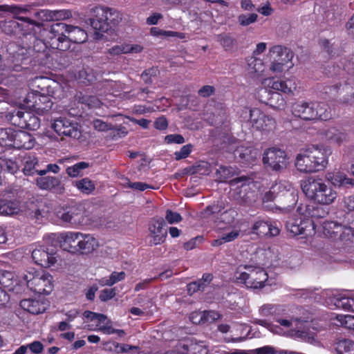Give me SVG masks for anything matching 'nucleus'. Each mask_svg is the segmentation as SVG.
<instances>
[{"label": "nucleus", "instance_id": "ea45409f", "mask_svg": "<svg viewBox=\"0 0 354 354\" xmlns=\"http://www.w3.org/2000/svg\"><path fill=\"white\" fill-rule=\"evenodd\" d=\"M78 79L84 84H91L97 80V75L93 68H82L78 72Z\"/></svg>", "mask_w": 354, "mask_h": 354}, {"label": "nucleus", "instance_id": "bb28decb", "mask_svg": "<svg viewBox=\"0 0 354 354\" xmlns=\"http://www.w3.org/2000/svg\"><path fill=\"white\" fill-rule=\"evenodd\" d=\"M270 84L272 89L286 94H293L294 91L297 89V84L294 78L286 80L273 78Z\"/></svg>", "mask_w": 354, "mask_h": 354}, {"label": "nucleus", "instance_id": "f8f14e48", "mask_svg": "<svg viewBox=\"0 0 354 354\" xmlns=\"http://www.w3.org/2000/svg\"><path fill=\"white\" fill-rule=\"evenodd\" d=\"M80 238L82 232H80L68 231L50 235V240L55 243L57 246L73 254H77V243L80 241Z\"/></svg>", "mask_w": 354, "mask_h": 354}, {"label": "nucleus", "instance_id": "2eb2a0df", "mask_svg": "<svg viewBox=\"0 0 354 354\" xmlns=\"http://www.w3.org/2000/svg\"><path fill=\"white\" fill-rule=\"evenodd\" d=\"M52 128L59 136L74 138L80 136L79 124L75 120L66 117H59L55 119L52 124Z\"/></svg>", "mask_w": 354, "mask_h": 354}, {"label": "nucleus", "instance_id": "79ce46f5", "mask_svg": "<svg viewBox=\"0 0 354 354\" xmlns=\"http://www.w3.org/2000/svg\"><path fill=\"white\" fill-rule=\"evenodd\" d=\"M217 41L226 51H232L237 44L236 40L228 34L217 35Z\"/></svg>", "mask_w": 354, "mask_h": 354}, {"label": "nucleus", "instance_id": "b1692460", "mask_svg": "<svg viewBox=\"0 0 354 354\" xmlns=\"http://www.w3.org/2000/svg\"><path fill=\"white\" fill-rule=\"evenodd\" d=\"M35 140L30 133L23 131H15V138L11 147L17 149H30L35 146Z\"/></svg>", "mask_w": 354, "mask_h": 354}, {"label": "nucleus", "instance_id": "c03bdc74", "mask_svg": "<svg viewBox=\"0 0 354 354\" xmlns=\"http://www.w3.org/2000/svg\"><path fill=\"white\" fill-rule=\"evenodd\" d=\"M235 174V170L232 167L221 166L216 171V176L219 182H225Z\"/></svg>", "mask_w": 354, "mask_h": 354}, {"label": "nucleus", "instance_id": "20e7f679", "mask_svg": "<svg viewBox=\"0 0 354 354\" xmlns=\"http://www.w3.org/2000/svg\"><path fill=\"white\" fill-rule=\"evenodd\" d=\"M330 149L313 147L299 153L295 160L297 169L303 173H313L324 170L328 163Z\"/></svg>", "mask_w": 354, "mask_h": 354}, {"label": "nucleus", "instance_id": "f704fd0d", "mask_svg": "<svg viewBox=\"0 0 354 354\" xmlns=\"http://www.w3.org/2000/svg\"><path fill=\"white\" fill-rule=\"evenodd\" d=\"M19 208L17 202L0 199V215L9 216L18 212Z\"/></svg>", "mask_w": 354, "mask_h": 354}, {"label": "nucleus", "instance_id": "09e8293b", "mask_svg": "<svg viewBox=\"0 0 354 354\" xmlns=\"http://www.w3.org/2000/svg\"><path fill=\"white\" fill-rule=\"evenodd\" d=\"M281 184L276 183L275 185H272L270 189L264 194L262 198L263 202L268 203L274 201L279 195L278 191L279 190Z\"/></svg>", "mask_w": 354, "mask_h": 354}, {"label": "nucleus", "instance_id": "0e129e2a", "mask_svg": "<svg viewBox=\"0 0 354 354\" xmlns=\"http://www.w3.org/2000/svg\"><path fill=\"white\" fill-rule=\"evenodd\" d=\"M103 323L104 324L100 326L97 330H99L106 335L115 334V328H113L111 319H108L106 317V319Z\"/></svg>", "mask_w": 354, "mask_h": 354}, {"label": "nucleus", "instance_id": "37998d69", "mask_svg": "<svg viewBox=\"0 0 354 354\" xmlns=\"http://www.w3.org/2000/svg\"><path fill=\"white\" fill-rule=\"evenodd\" d=\"M37 158L34 156H26L24 158L23 169L24 173L26 176H32L35 174V165L37 164Z\"/></svg>", "mask_w": 354, "mask_h": 354}, {"label": "nucleus", "instance_id": "1a4fd4ad", "mask_svg": "<svg viewBox=\"0 0 354 354\" xmlns=\"http://www.w3.org/2000/svg\"><path fill=\"white\" fill-rule=\"evenodd\" d=\"M84 211L82 206L74 201L64 204L55 209L56 216L63 224L76 227L83 224Z\"/></svg>", "mask_w": 354, "mask_h": 354}, {"label": "nucleus", "instance_id": "7c9ffc66", "mask_svg": "<svg viewBox=\"0 0 354 354\" xmlns=\"http://www.w3.org/2000/svg\"><path fill=\"white\" fill-rule=\"evenodd\" d=\"M306 227V222L302 221L301 218H289L286 223L287 230L293 236L304 234Z\"/></svg>", "mask_w": 354, "mask_h": 354}, {"label": "nucleus", "instance_id": "774afa93", "mask_svg": "<svg viewBox=\"0 0 354 354\" xmlns=\"http://www.w3.org/2000/svg\"><path fill=\"white\" fill-rule=\"evenodd\" d=\"M215 88L212 86L205 85L201 87L198 91V94L200 97H208L214 94Z\"/></svg>", "mask_w": 354, "mask_h": 354}, {"label": "nucleus", "instance_id": "5fc2aeb1", "mask_svg": "<svg viewBox=\"0 0 354 354\" xmlns=\"http://www.w3.org/2000/svg\"><path fill=\"white\" fill-rule=\"evenodd\" d=\"M337 319L339 321L342 326L354 332V316L353 315H337Z\"/></svg>", "mask_w": 354, "mask_h": 354}, {"label": "nucleus", "instance_id": "a19ab883", "mask_svg": "<svg viewBox=\"0 0 354 354\" xmlns=\"http://www.w3.org/2000/svg\"><path fill=\"white\" fill-rule=\"evenodd\" d=\"M326 137L331 143H335L340 145L346 140V134L345 132L339 131L336 129H333L326 132Z\"/></svg>", "mask_w": 354, "mask_h": 354}, {"label": "nucleus", "instance_id": "72a5a7b5", "mask_svg": "<svg viewBox=\"0 0 354 354\" xmlns=\"http://www.w3.org/2000/svg\"><path fill=\"white\" fill-rule=\"evenodd\" d=\"M313 109L316 116L315 120H328L331 118L330 109L324 102H313Z\"/></svg>", "mask_w": 354, "mask_h": 354}, {"label": "nucleus", "instance_id": "4d7b16f0", "mask_svg": "<svg viewBox=\"0 0 354 354\" xmlns=\"http://www.w3.org/2000/svg\"><path fill=\"white\" fill-rule=\"evenodd\" d=\"M72 17V13L68 10H52V21H59L69 19Z\"/></svg>", "mask_w": 354, "mask_h": 354}, {"label": "nucleus", "instance_id": "bf43d9fd", "mask_svg": "<svg viewBox=\"0 0 354 354\" xmlns=\"http://www.w3.org/2000/svg\"><path fill=\"white\" fill-rule=\"evenodd\" d=\"M224 206L223 204L220 203H214L212 205H209L206 207L204 209L205 214L207 216H213L216 214H218L223 210Z\"/></svg>", "mask_w": 354, "mask_h": 354}, {"label": "nucleus", "instance_id": "9d476101", "mask_svg": "<svg viewBox=\"0 0 354 354\" xmlns=\"http://www.w3.org/2000/svg\"><path fill=\"white\" fill-rule=\"evenodd\" d=\"M288 157L286 152L277 147H269L264 150L262 162L265 168L281 171L287 167Z\"/></svg>", "mask_w": 354, "mask_h": 354}, {"label": "nucleus", "instance_id": "e2e57ef3", "mask_svg": "<svg viewBox=\"0 0 354 354\" xmlns=\"http://www.w3.org/2000/svg\"><path fill=\"white\" fill-rule=\"evenodd\" d=\"M251 352L252 354H282V352H279L270 346H264L252 350Z\"/></svg>", "mask_w": 354, "mask_h": 354}, {"label": "nucleus", "instance_id": "393cba45", "mask_svg": "<svg viewBox=\"0 0 354 354\" xmlns=\"http://www.w3.org/2000/svg\"><path fill=\"white\" fill-rule=\"evenodd\" d=\"M77 254H89L99 247L97 240L89 234L82 233V238L78 243Z\"/></svg>", "mask_w": 354, "mask_h": 354}, {"label": "nucleus", "instance_id": "0eeeda50", "mask_svg": "<svg viewBox=\"0 0 354 354\" xmlns=\"http://www.w3.org/2000/svg\"><path fill=\"white\" fill-rule=\"evenodd\" d=\"M39 295H49L53 289V277L44 271L29 268L23 275V290L25 288Z\"/></svg>", "mask_w": 354, "mask_h": 354}, {"label": "nucleus", "instance_id": "2f4dec72", "mask_svg": "<svg viewBox=\"0 0 354 354\" xmlns=\"http://www.w3.org/2000/svg\"><path fill=\"white\" fill-rule=\"evenodd\" d=\"M183 354H207V349L192 339H185L181 346Z\"/></svg>", "mask_w": 354, "mask_h": 354}, {"label": "nucleus", "instance_id": "412c9836", "mask_svg": "<svg viewBox=\"0 0 354 354\" xmlns=\"http://www.w3.org/2000/svg\"><path fill=\"white\" fill-rule=\"evenodd\" d=\"M292 114L305 121L315 120L317 115L314 112L313 102L297 101L291 106Z\"/></svg>", "mask_w": 354, "mask_h": 354}, {"label": "nucleus", "instance_id": "603ef678", "mask_svg": "<svg viewBox=\"0 0 354 354\" xmlns=\"http://www.w3.org/2000/svg\"><path fill=\"white\" fill-rule=\"evenodd\" d=\"M258 15L256 13L242 14L238 17V22L242 26H247L257 21Z\"/></svg>", "mask_w": 354, "mask_h": 354}, {"label": "nucleus", "instance_id": "ddd939ff", "mask_svg": "<svg viewBox=\"0 0 354 354\" xmlns=\"http://www.w3.org/2000/svg\"><path fill=\"white\" fill-rule=\"evenodd\" d=\"M250 122L254 129L264 133H268L276 128L275 120L258 108L250 109Z\"/></svg>", "mask_w": 354, "mask_h": 354}, {"label": "nucleus", "instance_id": "c85d7f7f", "mask_svg": "<svg viewBox=\"0 0 354 354\" xmlns=\"http://www.w3.org/2000/svg\"><path fill=\"white\" fill-rule=\"evenodd\" d=\"M318 204L314 203L312 204H306L304 209L302 207H299L298 210L305 217H310L313 218H324L328 212L326 211L323 207L317 205Z\"/></svg>", "mask_w": 354, "mask_h": 354}, {"label": "nucleus", "instance_id": "13d9d810", "mask_svg": "<svg viewBox=\"0 0 354 354\" xmlns=\"http://www.w3.org/2000/svg\"><path fill=\"white\" fill-rule=\"evenodd\" d=\"M83 316L85 318L90 319L91 321L96 319L97 320L99 324L105 322V320L106 319V315H105L104 314L94 313L90 310H85L83 313Z\"/></svg>", "mask_w": 354, "mask_h": 354}, {"label": "nucleus", "instance_id": "8fccbe9b", "mask_svg": "<svg viewBox=\"0 0 354 354\" xmlns=\"http://www.w3.org/2000/svg\"><path fill=\"white\" fill-rule=\"evenodd\" d=\"M79 101L87 106L89 109L99 107L100 104V101L99 99L93 95H82V97H79Z\"/></svg>", "mask_w": 354, "mask_h": 354}, {"label": "nucleus", "instance_id": "423d86ee", "mask_svg": "<svg viewBox=\"0 0 354 354\" xmlns=\"http://www.w3.org/2000/svg\"><path fill=\"white\" fill-rule=\"evenodd\" d=\"M0 11L13 14L15 17L21 21L28 22L37 26H40L42 21H52V10H32L30 6H18L15 5H1Z\"/></svg>", "mask_w": 354, "mask_h": 354}, {"label": "nucleus", "instance_id": "4be33fe9", "mask_svg": "<svg viewBox=\"0 0 354 354\" xmlns=\"http://www.w3.org/2000/svg\"><path fill=\"white\" fill-rule=\"evenodd\" d=\"M0 284L9 291L19 294L23 290V277L19 280L14 272L0 270Z\"/></svg>", "mask_w": 354, "mask_h": 354}, {"label": "nucleus", "instance_id": "de8ad7c7", "mask_svg": "<svg viewBox=\"0 0 354 354\" xmlns=\"http://www.w3.org/2000/svg\"><path fill=\"white\" fill-rule=\"evenodd\" d=\"M89 167V164L86 162H79L75 163L71 167H68L66 169V174L71 177L78 176L82 171Z\"/></svg>", "mask_w": 354, "mask_h": 354}, {"label": "nucleus", "instance_id": "5701e85b", "mask_svg": "<svg viewBox=\"0 0 354 354\" xmlns=\"http://www.w3.org/2000/svg\"><path fill=\"white\" fill-rule=\"evenodd\" d=\"M24 310L32 314L43 313L49 306V302L46 299H24L19 304Z\"/></svg>", "mask_w": 354, "mask_h": 354}, {"label": "nucleus", "instance_id": "a878e982", "mask_svg": "<svg viewBox=\"0 0 354 354\" xmlns=\"http://www.w3.org/2000/svg\"><path fill=\"white\" fill-rule=\"evenodd\" d=\"M329 299L337 308L354 313V297L338 293L333 295Z\"/></svg>", "mask_w": 354, "mask_h": 354}, {"label": "nucleus", "instance_id": "7ed1b4c3", "mask_svg": "<svg viewBox=\"0 0 354 354\" xmlns=\"http://www.w3.org/2000/svg\"><path fill=\"white\" fill-rule=\"evenodd\" d=\"M91 13L88 20L96 39H102L104 33L111 31L122 21V15L113 8L95 7Z\"/></svg>", "mask_w": 354, "mask_h": 354}, {"label": "nucleus", "instance_id": "052dcab7", "mask_svg": "<svg viewBox=\"0 0 354 354\" xmlns=\"http://www.w3.org/2000/svg\"><path fill=\"white\" fill-rule=\"evenodd\" d=\"M185 138L181 134H169L165 137V142L166 144H183L185 142Z\"/></svg>", "mask_w": 354, "mask_h": 354}, {"label": "nucleus", "instance_id": "4468645a", "mask_svg": "<svg viewBox=\"0 0 354 354\" xmlns=\"http://www.w3.org/2000/svg\"><path fill=\"white\" fill-rule=\"evenodd\" d=\"M52 33L64 34L68 36L73 43L82 44L86 41L88 35L86 32L78 26L67 25L64 23H56L51 26Z\"/></svg>", "mask_w": 354, "mask_h": 354}, {"label": "nucleus", "instance_id": "dca6fc26", "mask_svg": "<svg viewBox=\"0 0 354 354\" xmlns=\"http://www.w3.org/2000/svg\"><path fill=\"white\" fill-rule=\"evenodd\" d=\"M12 120L15 124L21 129L35 131L40 127L39 118L30 111H14L12 113Z\"/></svg>", "mask_w": 354, "mask_h": 354}, {"label": "nucleus", "instance_id": "c9c22d12", "mask_svg": "<svg viewBox=\"0 0 354 354\" xmlns=\"http://www.w3.org/2000/svg\"><path fill=\"white\" fill-rule=\"evenodd\" d=\"M15 129L11 127H0V146L11 148Z\"/></svg>", "mask_w": 354, "mask_h": 354}, {"label": "nucleus", "instance_id": "49530a36", "mask_svg": "<svg viewBox=\"0 0 354 354\" xmlns=\"http://www.w3.org/2000/svg\"><path fill=\"white\" fill-rule=\"evenodd\" d=\"M354 237V223H352L351 225L346 226L343 225L342 230L338 233V236L336 239H339L341 241H351L352 239Z\"/></svg>", "mask_w": 354, "mask_h": 354}, {"label": "nucleus", "instance_id": "6e6552de", "mask_svg": "<svg viewBox=\"0 0 354 354\" xmlns=\"http://www.w3.org/2000/svg\"><path fill=\"white\" fill-rule=\"evenodd\" d=\"M44 244L36 247L32 251L33 261L43 268H50L55 264L58 257L57 246L50 240V235L44 240Z\"/></svg>", "mask_w": 354, "mask_h": 354}, {"label": "nucleus", "instance_id": "338daca9", "mask_svg": "<svg viewBox=\"0 0 354 354\" xmlns=\"http://www.w3.org/2000/svg\"><path fill=\"white\" fill-rule=\"evenodd\" d=\"M153 127L156 129L160 131L166 130L168 127V121L165 116L162 115L156 118L153 123Z\"/></svg>", "mask_w": 354, "mask_h": 354}, {"label": "nucleus", "instance_id": "6e6d98bb", "mask_svg": "<svg viewBox=\"0 0 354 354\" xmlns=\"http://www.w3.org/2000/svg\"><path fill=\"white\" fill-rule=\"evenodd\" d=\"M116 291V288H104L100 291L99 299L103 302L108 301L115 297Z\"/></svg>", "mask_w": 354, "mask_h": 354}, {"label": "nucleus", "instance_id": "f03ea898", "mask_svg": "<svg viewBox=\"0 0 354 354\" xmlns=\"http://www.w3.org/2000/svg\"><path fill=\"white\" fill-rule=\"evenodd\" d=\"M301 189L308 198L319 205H330L337 196L332 185L320 178H308L302 183Z\"/></svg>", "mask_w": 354, "mask_h": 354}, {"label": "nucleus", "instance_id": "a211bd4d", "mask_svg": "<svg viewBox=\"0 0 354 354\" xmlns=\"http://www.w3.org/2000/svg\"><path fill=\"white\" fill-rule=\"evenodd\" d=\"M268 56L272 59V66L288 64L294 57L292 50L283 45H274L270 48Z\"/></svg>", "mask_w": 354, "mask_h": 354}, {"label": "nucleus", "instance_id": "f3484780", "mask_svg": "<svg viewBox=\"0 0 354 354\" xmlns=\"http://www.w3.org/2000/svg\"><path fill=\"white\" fill-rule=\"evenodd\" d=\"M165 221L162 218H152L148 224L149 237L151 239L150 245H158L165 242L167 235Z\"/></svg>", "mask_w": 354, "mask_h": 354}, {"label": "nucleus", "instance_id": "473e14b6", "mask_svg": "<svg viewBox=\"0 0 354 354\" xmlns=\"http://www.w3.org/2000/svg\"><path fill=\"white\" fill-rule=\"evenodd\" d=\"M323 233L329 238L336 239L338 233L343 229V225L335 221H326L323 222Z\"/></svg>", "mask_w": 354, "mask_h": 354}, {"label": "nucleus", "instance_id": "c756f323", "mask_svg": "<svg viewBox=\"0 0 354 354\" xmlns=\"http://www.w3.org/2000/svg\"><path fill=\"white\" fill-rule=\"evenodd\" d=\"M37 185L41 189L57 191L64 189L60 180L55 176H44L37 178Z\"/></svg>", "mask_w": 354, "mask_h": 354}, {"label": "nucleus", "instance_id": "58836bf2", "mask_svg": "<svg viewBox=\"0 0 354 354\" xmlns=\"http://www.w3.org/2000/svg\"><path fill=\"white\" fill-rule=\"evenodd\" d=\"M78 79L84 84H91L97 80V75L93 68H82L78 72Z\"/></svg>", "mask_w": 354, "mask_h": 354}, {"label": "nucleus", "instance_id": "680f3d73", "mask_svg": "<svg viewBox=\"0 0 354 354\" xmlns=\"http://www.w3.org/2000/svg\"><path fill=\"white\" fill-rule=\"evenodd\" d=\"M251 152L250 148L238 147L235 150L236 154H238L239 158L245 162H250L251 160Z\"/></svg>", "mask_w": 354, "mask_h": 354}, {"label": "nucleus", "instance_id": "f257e3e1", "mask_svg": "<svg viewBox=\"0 0 354 354\" xmlns=\"http://www.w3.org/2000/svg\"><path fill=\"white\" fill-rule=\"evenodd\" d=\"M53 34L57 38L51 39L53 48H56L59 51L48 48L44 41L34 37L32 47L21 48L14 54V66L28 64L31 66L63 64L61 51L68 50L72 41L68 39L65 32L60 35L59 33Z\"/></svg>", "mask_w": 354, "mask_h": 354}, {"label": "nucleus", "instance_id": "69168bd1", "mask_svg": "<svg viewBox=\"0 0 354 354\" xmlns=\"http://www.w3.org/2000/svg\"><path fill=\"white\" fill-rule=\"evenodd\" d=\"M165 218L167 222L170 224L177 223L182 221L181 215L171 209H167L166 211Z\"/></svg>", "mask_w": 354, "mask_h": 354}, {"label": "nucleus", "instance_id": "a18cd8bd", "mask_svg": "<svg viewBox=\"0 0 354 354\" xmlns=\"http://www.w3.org/2000/svg\"><path fill=\"white\" fill-rule=\"evenodd\" d=\"M198 315H200L198 324L212 323L221 317V314L215 310H205Z\"/></svg>", "mask_w": 354, "mask_h": 354}, {"label": "nucleus", "instance_id": "6ab92c4d", "mask_svg": "<svg viewBox=\"0 0 354 354\" xmlns=\"http://www.w3.org/2000/svg\"><path fill=\"white\" fill-rule=\"evenodd\" d=\"M280 230L269 221L259 219L254 223L250 233L259 237L276 236L279 234Z\"/></svg>", "mask_w": 354, "mask_h": 354}, {"label": "nucleus", "instance_id": "9b49d317", "mask_svg": "<svg viewBox=\"0 0 354 354\" xmlns=\"http://www.w3.org/2000/svg\"><path fill=\"white\" fill-rule=\"evenodd\" d=\"M53 104L50 95L37 91L28 92L24 100V105L38 115H44L50 111Z\"/></svg>", "mask_w": 354, "mask_h": 354}, {"label": "nucleus", "instance_id": "4c0bfd02", "mask_svg": "<svg viewBox=\"0 0 354 354\" xmlns=\"http://www.w3.org/2000/svg\"><path fill=\"white\" fill-rule=\"evenodd\" d=\"M335 351L337 354H354V342L347 339L338 341Z\"/></svg>", "mask_w": 354, "mask_h": 354}, {"label": "nucleus", "instance_id": "864d4df0", "mask_svg": "<svg viewBox=\"0 0 354 354\" xmlns=\"http://www.w3.org/2000/svg\"><path fill=\"white\" fill-rule=\"evenodd\" d=\"M0 166L2 169L7 171L8 173L14 174L18 170V165L15 161L10 159H1Z\"/></svg>", "mask_w": 354, "mask_h": 354}, {"label": "nucleus", "instance_id": "39448f33", "mask_svg": "<svg viewBox=\"0 0 354 354\" xmlns=\"http://www.w3.org/2000/svg\"><path fill=\"white\" fill-rule=\"evenodd\" d=\"M234 277L237 283L247 288L262 289L270 285L267 272L263 268L253 265H239L235 271Z\"/></svg>", "mask_w": 354, "mask_h": 354}, {"label": "nucleus", "instance_id": "aec40b11", "mask_svg": "<svg viewBox=\"0 0 354 354\" xmlns=\"http://www.w3.org/2000/svg\"><path fill=\"white\" fill-rule=\"evenodd\" d=\"M260 101L274 109H283L286 102L283 95L277 91L262 88L259 93Z\"/></svg>", "mask_w": 354, "mask_h": 354}, {"label": "nucleus", "instance_id": "3c124183", "mask_svg": "<svg viewBox=\"0 0 354 354\" xmlns=\"http://www.w3.org/2000/svg\"><path fill=\"white\" fill-rule=\"evenodd\" d=\"M194 146L192 144H187L183 146L180 151L174 152V157L176 160H180L187 158L193 150Z\"/></svg>", "mask_w": 354, "mask_h": 354}, {"label": "nucleus", "instance_id": "cd10ccee", "mask_svg": "<svg viewBox=\"0 0 354 354\" xmlns=\"http://www.w3.org/2000/svg\"><path fill=\"white\" fill-rule=\"evenodd\" d=\"M327 183H330L334 186L353 187H354V179L348 178L345 174L340 172H328L326 174Z\"/></svg>", "mask_w": 354, "mask_h": 354}, {"label": "nucleus", "instance_id": "e433bc0d", "mask_svg": "<svg viewBox=\"0 0 354 354\" xmlns=\"http://www.w3.org/2000/svg\"><path fill=\"white\" fill-rule=\"evenodd\" d=\"M75 187L82 194L89 195L95 189V185L93 181L88 178H84L75 181Z\"/></svg>", "mask_w": 354, "mask_h": 354}]
</instances>
